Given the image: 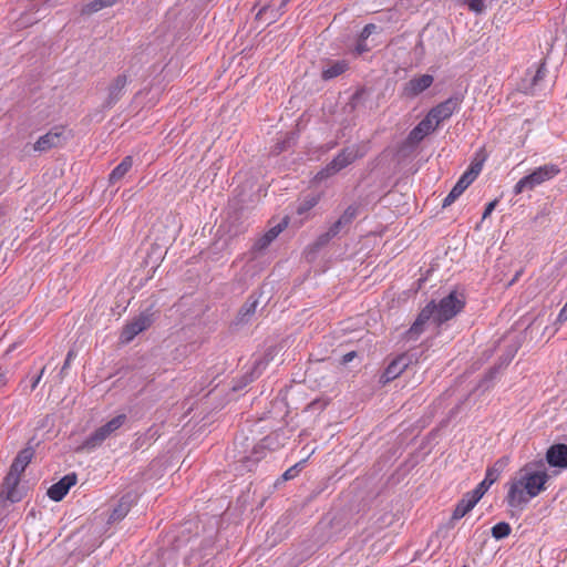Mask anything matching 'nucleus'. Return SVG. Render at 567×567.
Returning <instances> with one entry per match:
<instances>
[{
    "instance_id": "f257e3e1",
    "label": "nucleus",
    "mask_w": 567,
    "mask_h": 567,
    "mask_svg": "<svg viewBox=\"0 0 567 567\" xmlns=\"http://www.w3.org/2000/svg\"><path fill=\"white\" fill-rule=\"evenodd\" d=\"M549 480L544 460L526 463L506 483L505 502L511 508L524 509L534 497L547 487Z\"/></svg>"
},
{
    "instance_id": "f03ea898",
    "label": "nucleus",
    "mask_w": 567,
    "mask_h": 567,
    "mask_svg": "<svg viewBox=\"0 0 567 567\" xmlns=\"http://www.w3.org/2000/svg\"><path fill=\"white\" fill-rule=\"evenodd\" d=\"M465 296L457 290L451 291L447 296L443 297L439 303L431 301L419 313L414 323L408 330L410 339L417 338L424 330V324L432 319L437 326L453 319L465 307Z\"/></svg>"
},
{
    "instance_id": "7ed1b4c3",
    "label": "nucleus",
    "mask_w": 567,
    "mask_h": 567,
    "mask_svg": "<svg viewBox=\"0 0 567 567\" xmlns=\"http://www.w3.org/2000/svg\"><path fill=\"white\" fill-rule=\"evenodd\" d=\"M368 153V144H352L342 148L333 159L328 163L321 171L316 175L317 181H323L331 177L354 163L358 158H362Z\"/></svg>"
},
{
    "instance_id": "20e7f679",
    "label": "nucleus",
    "mask_w": 567,
    "mask_h": 567,
    "mask_svg": "<svg viewBox=\"0 0 567 567\" xmlns=\"http://www.w3.org/2000/svg\"><path fill=\"white\" fill-rule=\"evenodd\" d=\"M32 457L33 450L31 447L20 451L10 467V472L4 478L3 486L6 488V497L12 503L21 499V494L17 489V486L20 482L21 473L24 472Z\"/></svg>"
},
{
    "instance_id": "39448f33",
    "label": "nucleus",
    "mask_w": 567,
    "mask_h": 567,
    "mask_svg": "<svg viewBox=\"0 0 567 567\" xmlns=\"http://www.w3.org/2000/svg\"><path fill=\"white\" fill-rule=\"evenodd\" d=\"M126 421L127 416L124 413L114 416L105 424L97 427L93 433H91L83 441L82 445L80 446V450L92 451L101 446L109 437L115 434L116 431L120 430L125 424Z\"/></svg>"
},
{
    "instance_id": "423d86ee",
    "label": "nucleus",
    "mask_w": 567,
    "mask_h": 567,
    "mask_svg": "<svg viewBox=\"0 0 567 567\" xmlns=\"http://www.w3.org/2000/svg\"><path fill=\"white\" fill-rule=\"evenodd\" d=\"M559 173L560 168L556 164H545L539 166L516 183L514 186V193L518 195L525 190H533L543 183L555 178Z\"/></svg>"
},
{
    "instance_id": "0eeeda50",
    "label": "nucleus",
    "mask_w": 567,
    "mask_h": 567,
    "mask_svg": "<svg viewBox=\"0 0 567 567\" xmlns=\"http://www.w3.org/2000/svg\"><path fill=\"white\" fill-rule=\"evenodd\" d=\"M69 137L70 134L66 128L62 125H58L40 136L32 145V150L38 153H44L52 148L62 147L66 144Z\"/></svg>"
},
{
    "instance_id": "6e6552de",
    "label": "nucleus",
    "mask_w": 567,
    "mask_h": 567,
    "mask_svg": "<svg viewBox=\"0 0 567 567\" xmlns=\"http://www.w3.org/2000/svg\"><path fill=\"white\" fill-rule=\"evenodd\" d=\"M461 104L462 97L460 95H453L432 107L426 115L436 125V127H439L442 122L449 120L460 110Z\"/></svg>"
},
{
    "instance_id": "1a4fd4ad",
    "label": "nucleus",
    "mask_w": 567,
    "mask_h": 567,
    "mask_svg": "<svg viewBox=\"0 0 567 567\" xmlns=\"http://www.w3.org/2000/svg\"><path fill=\"white\" fill-rule=\"evenodd\" d=\"M152 323V315L147 312L140 313L136 318L124 326L120 336L121 342L130 343L138 333L148 329Z\"/></svg>"
},
{
    "instance_id": "9d476101",
    "label": "nucleus",
    "mask_w": 567,
    "mask_h": 567,
    "mask_svg": "<svg viewBox=\"0 0 567 567\" xmlns=\"http://www.w3.org/2000/svg\"><path fill=\"white\" fill-rule=\"evenodd\" d=\"M434 82L431 74H421L411 78L402 87L401 96L412 100L426 91Z\"/></svg>"
},
{
    "instance_id": "9b49d317",
    "label": "nucleus",
    "mask_w": 567,
    "mask_h": 567,
    "mask_svg": "<svg viewBox=\"0 0 567 567\" xmlns=\"http://www.w3.org/2000/svg\"><path fill=\"white\" fill-rule=\"evenodd\" d=\"M76 484V475L74 473L63 476L59 482L53 484L48 489V496L54 501L60 502L68 494L69 489Z\"/></svg>"
},
{
    "instance_id": "f8f14e48",
    "label": "nucleus",
    "mask_w": 567,
    "mask_h": 567,
    "mask_svg": "<svg viewBox=\"0 0 567 567\" xmlns=\"http://www.w3.org/2000/svg\"><path fill=\"white\" fill-rule=\"evenodd\" d=\"M411 363V358L408 354H401L396 357L391 363L386 367L382 380L384 383L390 382L398 378Z\"/></svg>"
},
{
    "instance_id": "ddd939ff",
    "label": "nucleus",
    "mask_w": 567,
    "mask_h": 567,
    "mask_svg": "<svg viewBox=\"0 0 567 567\" xmlns=\"http://www.w3.org/2000/svg\"><path fill=\"white\" fill-rule=\"evenodd\" d=\"M135 502V496L132 493H126L123 495L116 506L112 509L107 523L113 524L122 520L127 513L130 512L133 503Z\"/></svg>"
},
{
    "instance_id": "4468645a",
    "label": "nucleus",
    "mask_w": 567,
    "mask_h": 567,
    "mask_svg": "<svg viewBox=\"0 0 567 567\" xmlns=\"http://www.w3.org/2000/svg\"><path fill=\"white\" fill-rule=\"evenodd\" d=\"M546 461L554 467H567V445L555 444L551 445L546 453Z\"/></svg>"
},
{
    "instance_id": "2eb2a0df",
    "label": "nucleus",
    "mask_w": 567,
    "mask_h": 567,
    "mask_svg": "<svg viewBox=\"0 0 567 567\" xmlns=\"http://www.w3.org/2000/svg\"><path fill=\"white\" fill-rule=\"evenodd\" d=\"M127 84V76L125 74L117 75L109 85L106 105L113 106L122 96L124 89Z\"/></svg>"
},
{
    "instance_id": "dca6fc26",
    "label": "nucleus",
    "mask_w": 567,
    "mask_h": 567,
    "mask_svg": "<svg viewBox=\"0 0 567 567\" xmlns=\"http://www.w3.org/2000/svg\"><path fill=\"white\" fill-rule=\"evenodd\" d=\"M436 125L427 115L410 132L408 140L411 143H420L425 136L436 130Z\"/></svg>"
},
{
    "instance_id": "f3484780",
    "label": "nucleus",
    "mask_w": 567,
    "mask_h": 567,
    "mask_svg": "<svg viewBox=\"0 0 567 567\" xmlns=\"http://www.w3.org/2000/svg\"><path fill=\"white\" fill-rule=\"evenodd\" d=\"M349 69L346 60L329 61L322 69L321 78L326 81L343 74Z\"/></svg>"
},
{
    "instance_id": "a211bd4d",
    "label": "nucleus",
    "mask_w": 567,
    "mask_h": 567,
    "mask_svg": "<svg viewBox=\"0 0 567 567\" xmlns=\"http://www.w3.org/2000/svg\"><path fill=\"white\" fill-rule=\"evenodd\" d=\"M284 440L285 439L281 437V434L278 432H274V433L267 435L266 437H264L261 440L259 445L254 447V455H256V457L254 460L258 461L262 457L261 455H258L259 454L258 449L276 450L279 446H282L285 444Z\"/></svg>"
},
{
    "instance_id": "6ab92c4d",
    "label": "nucleus",
    "mask_w": 567,
    "mask_h": 567,
    "mask_svg": "<svg viewBox=\"0 0 567 567\" xmlns=\"http://www.w3.org/2000/svg\"><path fill=\"white\" fill-rule=\"evenodd\" d=\"M472 183L473 182L470 181L467 176L462 175L454 185V187L452 188V190L443 199V207H447L451 204H453Z\"/></svg>"
},
{
    "instance_id": "aec40b11",
    "label": "nucleus",
    "mask_w": 567,
    "mask_h": 567,
    "mask_svg": "<svg viewBox=\"0 0 567 567\" xmlns=\"http://www.w3.org/2000/svg\"><path fill=\"white\" fill-rule=\"evenodd\" d=\"M508 464L509 457L503 456L498 458L492 466L487 467L485 478L488 481V483L494 484L508 466Z\"/></svg>"
},
{
    "instance_id": "412c9836",
    "label": "nucleus",
    "mask_w": 567,
    "mask_h": 567,
    "mask_svg": "<svg viewBox=\"0 0 567 567\" xmlns=\"http://www.w3.org/2000/svg\"><path fill=\"white\" fill-rule=\"evenodd\" d=\"M133 166L132 156H125L122 162L111 172L109 182L115 184L121 181Z\"/></svg>"
},
{
    "instance_id": "4be33fe9",
    "label": "nucleus",
    "mask_w": 567,
    "mask_h": 567,
    "mask_svg": "<svg viewBox=\"0 0 567 567\" xmlns=\"http://www.w3.org/2000/svg\"><path fill=\"white\" fill-rule=\"evenodd\" d=\"M477 504V502L471 497L468 493H466L462 499L457 503L452 518L453 519H461L464 517L472 508Z\"/></svg>"
},
{
    "instance_id": "5701e85b",
    "label": "nucleus",
    "mask_w": 567,
    "mask_h": 567,
    "mask_svg": "<svg viewBox=\"0 0 567 567\" xmlns=\"http://www.w3.org/2000/svg\"><path fill=\"white\" fill-rule=\"evenodd\" d=\"M257 306H258V299L255 298L254 296H249V298L243 305V307L240 308V310L238 312V321L240 323L248 322L249 318L252 315H255Z\"/></svg>"
},
{
    "instance_id": "b1692460",
    "label": "nucleus",
    "mask_w": 567,
    "mask_h": 567,
    "mask_svg": "<svg viewBox=\"0 0 567 567\" xmlns=\"http://www.w3.org/2000/svg\"><path fill=\"white\" fill-rule=\"evenodd\" d=\"M270 244V240L265 235H262L254 243L250 250L245 254V257L249 261L255 260L264 252V250L268 248Z\"/></svg>"
},
{
    "instance_id": "393cba45",
    "label": "nucleus",
    "mask_w": 567,
    "mask_h": 567,
    "mask_svg": "<svg viewBox=\"0 0 567 567\" xmlns=\"http://www.w3.org/2000/svg\"><path fill=\"white\" fill-rule=\"evenodd\" d=\"M118 0H93L89 3H86L82 10V14H92L95 13L104 8L112 7L115 4Z\"/></svg>"
},
{
    "instance_id": "a878e982",
    "label": "nucleus",
    "mask_w": 567,
    "mask_h": 567,
    "mask_svg": "<svg viewBox=\"0 0 567 567\" xmlns=\"http://www.w3.org/2000/svg\"><path fill=\"white\" fill-rule=\"evenodd\" d=\"M358 216V206L350 205L343 214L333 224L343 230L344 227L349 226Z\"/></svg>"
},
{
    "instance_id": "bb28decb",
    "label": "nucleus",
    "mask_w": 567,
    "mask_h": 567,
    "mask_svg": "<svg viewBox=\"0 0 567 567\" xmlns=\"http://www.w3.org/2000/svg\"><path fill=\"white\" fill-rule=\"evenodd\" d=\"M320 200V196L316 194H310L305 196L297 206V214L302 216L311 210Z\"/></svg>"
},
{
    "instance_id": "cd10ccee",
    "label": "nucleus",
    "mask_w": 567,
    "mask_h": 567,
    "mask_svg": "<svg viewBox=\"0 0 567 567\" xmlns=\"http://www.w3.org/2000/svg\"><path fill=\"white\" fill-rule=\"evenodd\" d=\"M512 532V527L506 522H499L492 527V536L499 540L507 537Z\"/></svg>"
},
{
    "instance_id": "c85d7f7f",
    "label": "nucleus",
    "mask_w": 567,
    "mask_h": 567,
    "mask_svg": "<svg viewBox=\"0 0 567 567\" xmlns=\"http://www.w3.org/2000/svg\"><path fill=\"white\" fill-rule=\"evenodd\" d=\"M492 483H488V481L484 477V480L468 494L472 498H474L477 503L483 497V495L488 491V488L492 486Z\"/></svg>"
},
{
    "instance_id": "c756f323",
    "label": "nucleus",
    "mask_w": 567,
    "mask_h": 567,
    "mask_svg": "<svg viewBox=\"0 0 567 567\" xmlns=\"http://www.w3.org/2000/svg\"><path fill=\"white\" fill-rule=\"evenodd\" d=\"M270 12L269 21L268 23L274 22L277 17L280 14L278 10L272 9L270 6H264L259 9V11L256 13L257 20H264V17Z\"/></svg>"
},
{
    "instance_id": "7c9ffc66",
    "label": "nucleus",
    "mask_w": 567,
    "mask_h": 567,
    "mask_svg": "<svg viewBox=\"0 0 567 567\" xmlns=\"http://www.w3.org/2000/svg\"><path fill=\"white\" fill-rule=\"evenodd\" d=\"M483 167L482 162H472L468 169L463 174L464 176H467V178L472 182L475 181V178L478 176Z\"/></svg>"
},
{
    "instance_id": "2f4dec72",
    "label": "nucleus",
    "mask_w": 567,
    "mask_h": 567,
    "mask_svg": "<svg viewBox=\"0 0 567 567\" xmlns=\"http://www.w3.org/2000/svg\"><path fill=\"white\" fill-rule=\"evenodd\" d=\"M332 236L329 234V231H324L322 233L321 235L318 236V238L315 240V243L312 244V248L313 250H319L321 249L322 247H324L326 245H328L330 243V240H332Z\"/></svg>"
},
{
    "instance_id": "473e14b6",
    "label": "nucleus",
    "mask_w": 567,
    "mask_h": 567,
    "mask_svg": "<svg viewBox=\"0 0 567 567\" xmlns=\"http://www.w3.org/2000/svg\"><path fill=\"white\" fill-rule=\"evenodd\" d=\"M286 226H287L286 221L280 223V224L274 226L272 228H270L264 235L270 240V243H272L278 237V235L285 229Z\"/></svg>"
},
{
    "instance_id": "72a5a7b5",
    "label": "nucleus",
    "mask_w": 567,
    "mask_h": 567,
    "mask_svg": "<svg viewBox=\"0 0 567 567\" xmlns=\"http://www.w3.org/2000/svg\"><path fill=\"white\" fill-rule=\"evenodd\" d=\"M286 226H287L286 221L280 223V224L274 226L272 228H270L264 235L270 240V243H272L278 237V235L285 229Z\"/></svg>"
},
{
    "instance_id": "f704fd0d",
    "label": "nucleus",
    "mask_w": 567,
    "mask_h": 567,
    "mask_svg": "<svg viewBox=\"0 0 567 567\" xmlns=\"http://www.w3.org/2000/svg\"><path fill=\"white\" fill-rule=\"evenodd\" d=\"M286 226H287L286 221L280 223V224L274 226L272 228H270L264 235L270 240V243H272L278 237V235L285 229Z\"/></svg>"
},
{
    "instance_id": "c9c22d12",
    "label": "nucleus",
    "mask_w": 567,
    "mask_h": 567,
    "mask_svg": "<svg viewBox=\"0 0 567 567\" xmlns=\"http://www.w3.org/2000/svg\"><path fill=\"white\" fill-rule=\"evenodd\" d=\"M286 226H287L286 221L280 223V224L274 226L272 228H270L264 235L270 240V243H272L278 237V235L285 229Z\"/></svg>"
},
{
    "instance_id": "e433bc0d",
    "label": "nucleus",
    "mask_w": 567,
    "mask_h": 567,
    "mask_svg": "<svg viewBox=\"0 0 567 567\" xmlns=\"http://www.w3.org/2000/svg\"><path fill=\"white\" fill-rule=\"evenodd\" d=\"M303 463H305V461H301V462L295 464L293 466H291L290 468H288L282 474V480L284 481H289V480L295 478L298 475L300 468L303 466Z\"/></svg>"
},
{
    "instance_id": "4c0bfd02",
    "label": "nucleus",
    "mask_w": 567,
    "mask_h": 567,
    "mask_svg": "<svg viewBox=\"0 0 567 567\" xmlns=\"http://www.w3.org/2000/svg\"><path fill=\"white\" fill-rule=\"evenodd\" d=\"M378 30V25L374 23H368L362 29L361 33L359 34V40L368 41V39L371 37V34L375 33Z\"/></svg>"
},
{
    "instance_id": "58836bf2",
    "label": "nucleus",
    "mask_w": 567,
    "mask_h": 567,
    "mask_svg": "<svg viewBox=\"0 0 567 567\" xmlns=\"http://www.w3.org/2000/svg\"><path fill=\"white\" fill-rule=\"evenodd\" d=\"M468 9L475 13H482L485 10V0H468Z\"/></svg>"
},
{
    "instance_id": "ea45409f",
    "label": "nucleus",
    "mask_w": 567,
    "mask_h": 567,
    "mask_svg": "<svg viewBox=\"0 0 567 567\" xmlns=\"http://www.w3.org/2000/svg\"><path fill=\"white\" fill-rule=\"evenodd\" d=\"M372 49L371 45L368 44V41L357 40L353 52L355 55H361L365 52H369Z\"/></svg>"
},
{
    "instance_id": "a19ab883",
    "label": "nucleus",
    "mask_w": 567,
    "mask_h": 567,
    "mask_svg": "<svg viewBox=\"0 0 567 567\" xmlns=\"http://www.w3.org/2000/svg\"><path fill=\"white\" fill-rule=\"evenodd\" d=\"M546 72H547V70H546L545 63H540L535 75L533 76L532 85L536 86L537 83L545 78Z\"/></svg>"
},
{
    "instance_id": "79ce46f5",
    "label": "nucleus",
    "mask_w": 567,
    "mask_h": 567,
    "mask_svg": "<svg viewBox=\"0 0 567 567\" xmlns=\"http://www.w3.org/2000/svg\"><path fill=\"white\" fill-rule=\"evenodd\" d=\"M496 205H497L496 199L487 204V206L485 207V210L483 213V219L487 218L492 214V212L495 209Z\"/></svg>"
},
{
    "instance_id": "37998d69",
    "label": "nucleus",
    "mask_w": 567,
    "mask_h": 567,
    "mask_svg": "<svg viewBox=\"0 0 567 567\" xmlns=\"http://www.w3.org/2000/svg\"><path fill=\"white\" fill-rule=\"evenodd\" d=\"M74 358V352L71 350L68 352L66 354V358H65V361H64V364L62 367V372L65 371L69 367H70V363L71 361L73 360Z\"/></svg>"
},
{
    "instance_id": "c03bdc74",
    "label": "nucleus",
    "mask_w": 567,
    "mask_h": 567,
    "mask_svg": "<svg viewBox=\"0 0 567 567\" xmlns=\"http://www.w3.org/2000/svg\"><path fill=\"white\" fill-rule=\"evenodd\" d=\"M44 371H45V368H42L40 373L33 379V381L31 383L32 391L38 386L39 382L41 381V379L43 377Z\"/></svg>"
},
{
    "instance_id": "a18cd8bd",
    "label": "nucleus",
    "mask_w": 567,
    "mask_h": 567,
    "mask_svg": "<svg viewBox=\"0 0 567 567\" xmlns=\"http://www.w3.org/2000/svg\"><path fill=\"white\" fill-rule=\"evenodd\" d=\"M9 378H8V370H2L0 368V385H6L7 382H8Z\"/></svg>"
},
{
    "instance_id": "49530a36",
    "label": "nucleus",
    "mask_w": 567,
    "mask_h": 567,
    "mask_svg": "<svg viewBox=\"0 0 567 567\" xmlns=\"http://www.w3.org/2000/svg\"><path fill=\"white\" fill-rule=\"evenodd\" d=\"M329 234L332 236V238L337 237L342 230L338 228L334 224H332L329 229Z\"/></svg>"
},
{
    "instance_id": "de8ad7c7",
    "label": "nucleus",
    "mask_w": 567,
    "mask_h": 567,
    "mask_svg": "<svg viewBox=\"0 0 567 567\" xmlns=\"http://www.w3.org/2000/svg\"><path fill=\"white\" fill-rule=\"evenodd\" d=\"M558 320L559 321L567 320V301H566V305L564 306V308L560 310V312L558 315Z\"/></svg>"
},
{
    "instance_id": "09e8293b",
    "label": "nucleus",
    "mask_w": 567,
    "mask_h": 567,
    "mask_svg": "<svg viewBox=\"0 0 567 567\" xmlns=\"http://www.w3.org/2000/svg\"><path fill=\"white\" fill-rule=\"evenodd\" d=\"M354 357H355V352H354V351L348 352V353H346V354L343 355L342 361H343L344 363H348V362L352 361V359H353Z\"/></svg>"
},
{
    "instance_id": "8fccbe9b",
    "label": "nucleus",
    "mask_w": 567,
    "mask_h": 567,
    "mask_svg": "<svg viewBox=\"0 0 567 567\" xmlns=\"http://www.w3.org/2000/svg\"><path fill=\"white\" fill-rule=\"evenodd\" d=\"M289 1H290V0H282V1H281V7L286 6V4H287V2H289Z\"/></svg>"
},
{
    "instance_id": "3c124183",
    "label": "nucleus",
    "mask_w": 567,
    "mask_h": 567,
    "mask_svg": "<svg viewBox=\"0 0 567 567\" xmlns=\"http://www.w3.org/2000/svg\"><path fill=\"white\" fill-rule=\"evenodd\" d=\"M462 567H468V566L464 565V566H462Z\"/></svg>"
}]
</instances>
